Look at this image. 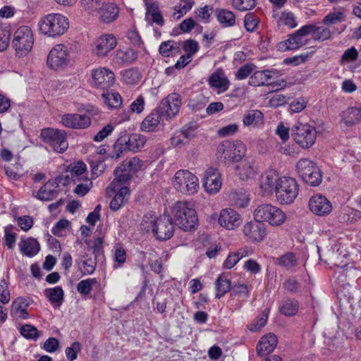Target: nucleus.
Returning <instances> with one entry per match:
<instances>
[{"label":"nucleus","instance_id":"nucleus-1","mask_svg":"<svg viewBox=\"0 0 361 361\" xmlns=\"http://www.w3.org/2000/svg\"><path fill=\"white\" fill-rule=\"evenodd\" d=\"M40 33L55 38L63 35L69 27V20L61 13H49L42 17L38 23Z\"/></svg>","mask_w":361,"mask_h":361},{"label":"nucleus","instance_id":"nucleus-2","mask_svg":"<svg viewBox=\"0 0 361 361\" xmlns=\"http://www.w3.org/2000/svg\"><path fill=\"white\" fill-rule=\"evenodd\" d=\"M246 152V146L241 141L224 140L218 145L216 157L220 163L229 166L243 158Z\"/></svg>","mask_w":361,"mask_h":361},{"label":"nucleus","instance_id":"nucleus-3","mask_svg":"<svg viewBox=\"0 0 361 361\" xmlns=\"http://www.w3.org/2000/svg\"><path fill=\"white\" fill-rule=\"evenodd\" d=\"M172 213L176 225L181 230L190 231L197 228L198 224L197 212L189 202H176L172 209Z\"/></svg>","mask_w":361,"mask_h":361},{"label":"nucleus","instance_id":"nucleus-4","mask_svg":"<svg viewBox=\"0 0 361 361\" xmlns=\"http://www.w3.org/2000/svg\"><path fill=\"white\" fill-rule=\"evenodd\" d=\"M253 217L262 224L266 222L276 227L283 225L287 219L286 213L281 208L270 203L259 204L253 212Z\"/></svg>","mask_w":361,"mask_h":361},{"label":"nucleus","instance_id":"nucleus-5","mask_svg":"<svg viewBox=\"0 0 361 361\" xmlns=\"http://www.w3.org/2000/svg\"><path fill=\"white\" fill-rule=\"evenodd\" d=\"M299 185L296 180L289 176H281L275 191L276 201L282 205H288L296 199Z\"/></svg>","mask_w":361,"mask_h":361},{"label":"nucleus","instance_id":"nucleus-6","mask_svg":"<svg viewBox=\"0 0 361 361\" xmlns=\"http://www.w3.org/2000/svg\"><path fill=\"white\" fill-rule=\"evenodd\" d=\"M316 32V26L314 25H306L301 27L298 30L289 35V37L277 44L279 51H286L296 50L306 44L307 37Z\"/></svg>","mask_w":361,"mask_h":361},{"label":"nucleus","instance_id":"nucleus-7","mask_svg":"<svg viewBox=\"0 0 361 361\" xmlns=\"http://www.w3.org/2000/svg\"><path fill=\"white\" fill-rule=\"evenodd\" d=\"M40 137L54 152H64L68 147L67 134L65 130L56 128H44L41 130Z\"/></svg>","mask_w":361,"mask_h":361},{"label":"nucleus","instance_id":"nucleus-8","mask_svg":"<svg viewBox=\"0 0 361 361\" xmlns=\"http://www.w3.org/2000/svg\"><path fill=\"white\" fill-rule=\"evenodd\" d=\"M172 184L178 190L188 195H194L199 190L197 177L188 170L178 171L172 180Z\"/></svg>","mask_w":361,"mask_h":361},{"label":"nucleus","instance_id":"nucleus-9","mask_svg":"<svg viewBox=\"0 0 361 361\" xmlns=\"http://www.w3.org/2000/svg\"><path fill=\"white\" fill-rule=\"evenodd\" d=\"M34 42L32 30L28 26H20L14 32L13 45L19 56L26 55Z\"/></svg>","mask_w":361,"mask_h":361},{"label":"nucleus","instance_id":"nucleus-10","mask_svg":"<svg viewBox=\"0 0 361 361\" xmlns=\"http://www.w3.org/2000/svg\"><path fill=\"white\" fill-rule=\"evenodd\" d=\"M280 75H281L280 71L274 68L257 71L250 75L248 84L253 87L273 85V87L277 86L281 89L286 86L284 80H281L280 82H271V80L277 78Z\"/></svg>","mask_w":361,"mask_h":361},{"label":"nucleus","instance_id":"nucleus-11","mask_svg":"<svg viewBox=\"0 0 361 361\" xmlns=\"http://www.w3.org/2000/svg\"><path fill=\"white\" fill-rule=\"evenodd\" d=\"M293 140L302 148H309L316 140V130L314 128L302 123L295 124L292 128Z\"/></svg>","mask_w":361,"mask_h":361},{"label":"nucleus","instance_id":"nucleus-12","mask_svg":"<svg viewBox=\"0 0 361 361\" xmlns=\"http://www.w3.org/2000/svg\"><path fill=\"white\" fill-rule=\"evenodd\" d=\"M70 61V54L68 48L62 44H56L49 51L47 59V66L53 70H58L66 66Z\"/></svg>","mask_w":361,"mask_h":361},{"label":"nucleus","instance_id":"nucleus-13","mask_svg":"<svg viewBox=\"0 0 361 361\" xmlns=\"http://www.w3.org/2000/svg\"><path fill=\"white\" fill-rule=\"evenodd\" d=\"M117 43V39L114 35H102L94 41L92 51L97 57L103 58L116 48Z\"/></svg>","mask_w":361,"mask_h":361},{"label":"nucleus","instance_id":"nucleus-14","mask_svg":"<svg viewBox=\"0 0 361 361\" xmlns=\"http://www.w3.org/2000/svg\"><path fill=\"white\" fill-rule=\"evenodd\" d=\"M202 185L209 195L219 192L222 186L221 174L219 169L214 167L208 168L204 173Z\"/></svg>","mask_w":361,"mask_h":361},{"label":"nucleus","instance_id":"nucleus-15","mask_svg":"<svg viewBox=\"0 0 361 361\" xmlns=\"http://www.w3.org/2000/svg\"><path fill=\"white\" fill-rule=\"evenodd\" d=\"M361 123V104L349 106L340 114V127L344 130H348L353 126Z\"/></svg>","mask_w":361,"mask_h":361},{"label":"nucleus","instance_id":"nucleus-16","mask_svg":"<svg viewBox=\"0 0 361 361\" xmlns=\"http://www.w3.org/2000/svg\"><path fill=\"white\" fill-rule=\"evenodd\" d=\"M234 171L239 179L247 180L256 176L257 167L252 158L245 156L235 164Z\"/></svg>","mask_w":361,"mask_h":361},{"label":"nucleus","instance_id":"nucleus-17","mask_svg":"<svg viewBox=\"0 0 361 361\" xmlns=\"http://www.w3.org/2000/svg\"><path fill=\"white\" fill-rule=\"evenodd\" d=\"M244 235L251 242H261L267 236V227L260 221L247 222L243 227Z\"/></svg>","mask_w":361,"mask_h":361},{"label":"nucleus","instance_id":"nucleus-18","mask_svg":"<svg viewBox=\"0 0 361 361\" xmlns=\"http://www.w3.org/2000/svg\"><path fill=\"white\" fill-rule=\"evenodd\" d=\"M92 78L94 85L101 90L110 88L115 82L114 72L109 68L103 67L92 70Z\"/></svg>","mask_w":361,"mask_h":361},{"label":"nucleus","instance_id":"nucleus-19","mask_svg":"<svg viewBox=\"0 0 361 361\" xmlns=\"http://www.w3.org/2000/svg\"><path fill=\"white\" fill-rule=\"evenodd\" d=\"M217 221L225 229L233 231L241 225L243 220L237 211L231 208H226L221 210Z\"/></svg>","mask_w":361,"mask_h":361},{"label":"nucleus","instance_id":"nucleus-20","mask_svg":"<svg viewBox=\"0 0 361 361\" xmlns=\"http://www.w3.org/2000/svg\"><path fill=\"white\" fill-rule=\"evenodd\" d=\"M180 105V96L178 94L173 93L161 100L157 109L161 114L165 113L167 117L173 118L179 112Z\"/></svg>","mask_w":361,"mask_h":361},{"label":"nucleus","instance_id":"nucleus-21","mask_svg":"<svg viewBox=\"0 0 361 361\" xmlns=\"http://www.w3.org/2000/svg\"><path fill=\"white\" fill-rule=\"evenodd\" d=\"M61 124L72 129H85L91 124V118L85 114H66L61 118Z\"/></svg>","mask_w":361,"mask_h":361},{"label":"nucleus","instance_id":"nucleus-22","mask_svg":"<svg viewBox=\"0 0 361 361\" xmlns=\"http://www.w3.org/2000/svg\"><path fill=\"white\" fill-rule=\"evenodd\" d=\"M298 173L302 180L312 186L316 185L315 164L307 159H302L296 164Z\"/></svg>","mask_w":361,"mask_h":361},{"label":"nucleus","instance_id":"nucleus-23","mask_svg":"<svg viewBox=\"0 0 361 361\" xmlns=\"http://www.w3.org/2000/svg\"><path fill=\"white\" fill-rule=\"evenodd\" d=\"M208 84L218 94L227 91L231 82L222 68H216L208 78Z\"/></svg>","mask_w":361,"mask_h":361},{"label":"nucleus","instance_id":"nucleus-24","mask_svg":"<svg viewBox=\"0 0 361 361\" xmlns=\"http://www.w3.org/2000/svg\"><path fill=\"white\" fill-rule=\"evenodd\" d=\"M174 232L172 219L169 216H161L157 222L154 234L158 240H166L170 239Z\"/></svg>","mask_w":361,"mask_h":361},{"label":"nucleus","instance_id":"nucleus-25","mask_svg":"<svg viewBox=\"0 0 361 361\" xmlns=\"http://www.w3.org/2000/svg\"><path fill=\"white\" fill-rule=\"evenodd\" d=\"M280 176L275 170L265 171L259 179V188L264 195H269L275 191L279 182Z\"/></svg>","mask_w":361,"mask_h":361},{"label":"nucleus","instance_id":"nucleus-26","mask_svg":"<svg viewBox=\"0 0 361 361\" xmlns=\"http://www.w3.org/2000/svg\"><path fill=\"white\" fill-rule=\"evenodd\" d=\"M18 246L20 253L27 257L35 256L40 250L39 242L32 237L21 238Z\"/></svg>","mask_w":361,"mask_h":361},{"label":"nucleus","instance_id":"nucleus-27","mask_svg":"<svg viewBox=\"0 0 361 361\" xmlns=\"http://www.w3.org/2000/svg\"><path fill=\"white\" fill-rule=\"evenodd\" d=\"M59 192V185L54 180L47 181L39 190L37 197L43 201H50L56 197Z\"/></svg>","mask_w":361,"mask_h":361},{"label":"nucleus","instance_id":"nucleus-28","mask_svg":"<svg viewBox=\"0 0 361 361\" xmlns=\"http://www.w3.org/2000/svg\"><path fill=\"white\" fill-rule=\"evenodd\" d=\"M119 13L117 5L112 2L104 3L99 10V18L103 23H109L114 21Z\"/></svg>","mask_w":361,"mask_h":361},{"label":"nucleus","instance_id":"nucleus-29","mask_svg":"<svg viewBox=\"0 0 361 361\" xmlns=\"http://www.w3.org/2000/svg\"><path fill=\"white\" fill-rule=\"evenodd\" d=\"M277 342V337L274 334L269 333L263 336L257 345V353L263 355L271 353L275 349Z\"/></svg>","mask_w":361,"mask_h":361},{"label":"nucleus","instance_id":"nucleus-30","mask_svg":"<svg viewBox=\"0 0 361 361\" xmlns=\"http://www.w3.org/2000/svg\"><path fill=\"white\" fill-rule=\"evenodd\" d=\"M146 6L145 20L150 24L153 23L164 25V18L159 11L158 5L152 0H145Z\"/></svg>","mask_w":361,"mask_h":361},{"label":"nucleus","instance_id":"nucleus-31","mask_svg":"<svg viewBox=\"0 0 361 361\" xmlns=\"http://www.w3.org/2000/svg\"><path fill=\"white\" fill-rule=\"evenodd\" d=\"M242 122L245 127L259 128L264 123V115L259 110L250 109L243 115Z\"/></svg>","mask_w":361,"mask_h":361},{"label":"nucleus","instance_id":"nucleus-32","mask_svg":"<svg viewBox=\"0 0 361 361\" xmlns=\"http://www.w3.org/2000/svg\"><path fill=\"white\" fill-rule=\"evenodd\" d=\"M28 298L18 297L11 304V312L18 318L26 319L29 317L27 309L30 305Z\"/></svg>","mask_w":361,"mask_h":361},{"label":"nucleus","instance_id":"nucleus-33","mask_svg":"<svg viewBox=\"0 0 361 361\" xmlns=\"http://www.w3.org/2000/svg\"><path fill=\"white\" fill-rule=\"evenodd\" d=\"M161 118V114L159 109L153 110L142 121L140 125V129L143 132H152L156 130Z\"/></svg>","mask_w":361,"mask_h":361},{"label":"nucleus","instance_id":"nucleus-34","mask_svg":"<svg viewBox=\"0 0 361 361\" xmlns=\"http://www.w3.org/2000/svg\"><path fill=\"white\" fill-rule=\"evenodd\" d=\"M44 295L54 308L59 307L64 300V292L61 286L47 288Z\"/></svg>","mask_w":361,"mask_h":361},{"label":"nucleus","instance_id":"nucleus-35","mask_svg":"<svg viewBox=\"0 0 361 361\" xmlns=\"http://www.w3.org/2000/svg\"><path fill=\"white\" fill-rule=\"evenodd\" d=\"M130 190L127 186H121L110 202L109 207L113 211L119 210L128 202Z\"/></svg>","mask_w":361,"mask_h":361},{"label":"nucleus","instance_id":"nucleus-36","mask_svg":"<svg viewBox=\"0 0 361 361\" xmlns=\"http://www.w3.org/2000/svg\"><path fill=\"white\" fill-rule=\"evenodd\" d=\"M215 16L223 27H230L235 25V15L231 11L218 8L215 10Z\"/></svg>","mask_w":361,"mask_h":361},{"label":"nucleus","instance_id":"nucleus-37","mask_svg":"<svg viewBox=\"0 0 361 361\" xmlns=\"http://www.w3.org/2000/svg\"><path fill=\"white\" fill-rule=\"evenodd\" d=\"M114 180L111 183L109 186V189L112 191H116L119 189L120 186L123 184L126 183L131 179L130 173L124 171L122 166L117 167L114 171Z\"/></svg>","mask_w":361,"mask_h":361},{"label":"nucleus","instance_id":"nucleus-38","mask_svg":"<svg viewBox=\"0 0 361 361\" xmlns=\"http://www.w3.org/2000/svg\"><path fill=\"white\" fill-rule=\"evenodd\" d=\"M146 141V137L138 133L131 134L128 140H124L128 149L134 152H138L143 148Z\"/></svg>","mask_w":361,"mask_h":361},{"label":"nucleus","instance_id":"nucleus-39","mask_svg":"<svg viewBox=\"0 0 361 361\" xmlns=\"http://www.w3.org/2000/svg\"><path fill=\"white\" fill-rule=\"evenodd\" d=\"M195 4L194 0H180L178 5L173 8L172 16L175 20H179L190 11Z\"/></svg>","mask_w":361,"mask_h":361},{"label":"nucleus","instance_id":"nucleus-40","mask_svg":"<svg viewBox=\"0 0 361 361\" xmlns=\"http://www.w3.org/2000/svg\"><path fill=\"white\" fill-rule=\"evenodd\" d=\"M357 58L358 51L354 47H352L344 51L340 63L342 66H347L349 69L353 71L355 69V67L353 66L352 64L357 59Z\"/></svg>","mask_w":361,"mask_h":361},{"label":"nucleus","instance_id":"nucleus-41","mask_svg":"<svg viewBox=\"0 0 361 361\" xmlns=\"http://www.w3.org/2000/svg\"><path fill=\"white\" fill-rule=\"evenodd\" d=\"M137 58V54L131 48L121 49L116 51L115 59L123 63H130Z\"/></svg>","mask_w":361,"mask_h":361},{"label":"nucleus","instance_id":"nucleus-42","mask_svg":"<svg viewBox=\"0 0 361 361\" xmlns=\"http://www.w3.org/2000/svg\"><path fill=\"white\" fill-rule=\"evenodd\" d=\"M102 97L105 104L110 109H116L121 106L122 98L118 92H104Z\"/></svg>","mask_w":361,"mask_h":361},{"label":"nucleus","instance_id":"nucleus-43","mask_svg":"<svg viewBox=\"0 0 361 361\" xmlns=\"http://www.w3.org/2000/svg\"><path fill=\"white\" fill-rule=\"evenodd\" d=\"M86 169L85 164L81 161H78L72 166L70 171V177L75 183L87 178L85 175Z\"/></svg>","mask_w":361,"mask_h":361},{"label":"nucleus","instance_id":"nucleus-44","mask_svg":"<svg viewBox=\"0 0 361 361\" xmlns=\"http://www.w3.org/2000/svg\"><path fill=\"white\" fill-rule=\"evenodd\" d=\"M360 218V212L350 207H345L338 216L339 221L342 223H353Z\"/></svg>","mask_w":361,"mask_h":361},{"label":"nucleus","instance_id":"nucleus-45","mask_svg":"<svg viewBox=\"0 0 361 361\" xmlns=\"http://www.w3.org/2000/svg\"><path fill=\"white\" fill-rule=\"evenodd\" d=\"M216 298H221L231 290V282L224 275H220L215 283Z\"/></svg>","mask_w":361,"mask_h":361},{"label":"nucleus","instance_id":"nucleus-46","mask_svg":"<svg viewBox=\"0 0 361 361\" xmlns=\"http://www.w3.org/2000/svg\"><path fill=\"white\" fill-rule=\"evenodd\" d=\"M179 50V44L173 40L162 42L159 49L160 54L165 57H168L173 53H178Z\"/></svg>","mask_w":361,"mask_h":361},{"label":"nucleus","instance_id":"nucleus-47","mask_svg":"<svg viewBox=\"0 0 361 361\" xmlns=\"http://www.w3.org/2000/svg\"><path fill=\"white\" fill-rule=\"evenodd\" d=\"M158 219L159 218L154 212H147L144 215L142 218L141 222L142 229L147 232L151 231L152 233H154V230H155Z\"/></svg>","mask_w":361,"mask_h":361},{"label":"nucleus","instance_id":"nucleus-48","mask_svg":"<svg viewBox=\"0 0 361 361\" xmlns=\"http://www.w3.org/2000/svg\"><path fill=\"white\" fill-rule=\"evenodd\" d=\"M78 265L82 276L90 275L94 273L97 262L94 258L84 257V259H82Z\"/></svg>","mask_w":361,"mask_h":361},{"label":"nucleus","instance_id":"nucleus-49","mask_svg":"<svg viewBox=\"0 0 361 361\" xmlns=\"http://www.w3.org/2000/svg\"><path fill=\"white\" fill-rule=\"evenodd\" d=\"M269 309H264L262 312L248 326L250 331L257 332L267 324Z\"/></svg>","mask_w":361,"mask_h":361},{"label":"nucleus","instance_id":"nucleus-50","mask_svg":"<svg viewBox=\"0 0 361 361\" xmlns=\"http://www.w3.org/2000/svg\"><path fill=\"white\" fill-rule=\"evenodd\" d=\"M332 211L331 202L324 196H317V216H326Z\"/></svg>","mask_w":361,"mask_h":361},{"label":"nucleus","instance_id":"nucleus-51","mask_svg":"<svg viewBox=\"0 0 361 361\" xmlns=\"http://www.w3.org/2000/svg\"><path fill=\"white\" fill-rule=\"evenodd\" d=\"M212 11L213 8L212 6L205 5L195 10V17L203 23H209L211 21Z\"/></svg>","mask_w":361,"mask_h":361},{"label":"nucleus","instance_id":"nucleus-52","mask_svg":"<svg viewBox=\"0 0 361 361\" xmlns=\"http://www.w3.org/2000/svg\"><path fill=\"white\" fill-rule=\"evenodd\" d=\"M114 264L113 265L114 269L121 267L126 261V250L121 245H116L114 250Z\"/></svg>","mask_w":361,"mask_h":361},{"label":"nucleus","instance_id":"nucleus-53","mask_svg":"<svg viewBox=\"0 0 361 361\" xmlns=\"http://www.w3.org/2000/svg\"><path fill=\"white\" fill-rule=\"evenodd\" d=\"M98 283L96 278H89L80 281L77 285L78 292L84 295H87L92 291L94 285Z\"/></svg>","mask_w":361,"mask_h":361},{"label":"nucleus","instance_id":"nucleus-54","mask_svg":"<svg viewBox=\"0 0 361 361\" xmlns=\"http://www.w3.org/2000/svg\"><path fill=\"white\" fill-rule=\"evenodd\" d=\"M121 75L123 81L130 85L136 84L141 78L140 72L135 68L124 70L122 71Z\"/></svg>","mask_w":361,"mask_h":361},{"label":"nucleus","instance_id":"nucleus-55","mask_svg":"<svg viewBox=\"0 0 361 361\" xmlns=\"http://www.w3.org/2000/svg\"><path fill=\"white\" fill-rule=\"evenodd\" d=\"M279 310L286 316H293L298 312V304L297 301L286 300L283 301Z\"/></svg>","mask_w":361,"mask_h":361},{"label":"nucleus","instance_id":"nucleus-56","mask_svg":"<svg viewBox=\"0 0 361 361\" xmlns=\"http://www.w3.org/2000/svg\"><path fill=\"white\" fill-rule=\"evenodd\" d=\"M142 161L138 157H133L129 160H126L123 162L122 166L124 171H128L129 173H135L141 169L142 167Z\"/></svg>","mask_w":361,"mask_h":361},{"label":"nucleus","instance_id":"nucleus-57","mask_svg":"<svg viewBox=\"0 0 361 361\" xmlns=\"http://www.w3.org/2000/svg\"><path fill=\"white\" fill-rule=\"evenodd\" d=\"M127 147L122 138L118 139L113 145V151L109 154V157L112 159H118L126 150Z\"/></svg>","mask_w":361,"mask_h":361},{"label":"nucleus","instance_id":"nucleus-58","mask_svg":"<svg viewBox=\"0 0 361 361\" xmlns=\"http://www.w3.org/2000/svg\"><path fill=\"white\" fill-rule=\"evenodd\" d=\"M259 19L254 13H247L244 18V27L247 32H254L259 24Z\"/></svg>","mask_w":361,"mask_h":361},{"label":"nucleus","instance_id":"nucleus-59","mask_svg":"<svg viewBox=\"0 0 361 361\" xmlns=\"http://www.w3.org/2000/svg\"><path fill=\"white\" fill-rule=\"evenodd\" d=\"M231 5L240 11H246L255 7L256 0H232Z\"/></svg>","mask_w":361,"mask_h":361},{"label":"nucleus","instance_id":"nucleus-60","mask_svg":"<svg viewBox=\"0 0 361 361\" xmlns=\"http://www.w3.org/2000/svg\"><path fill=\"white\" fill-rule=\"evenodd\" d=\"M82 7L89 13L97 12L104 2L102 0H80Z\"/></svg>","mask_w":361,"mask_h":361},{"label":"nucleus","instance_id":"nucleus-61","mask_svg":"<svg viewBox=\"0 0 361 361\" xmlns=\"http://www.w3.org/2000/svg\"><path fill=\"white\" fill-rule=\"evenodd\" d=\"M20 332L23 337L27 339L36 340L39 336V331L37 328L30 324L23 325Z\"/></svg>","mask_w":361,"mask_h":361},{"label":"nucleus","instance_id":"nucleus-62","mask_svg":"<svg viewBox=\"0 0 361 361\" xmlns=\"http://www.w3.org/2000/svg\"><path fill=\"white\" fill-rule=\"evenodd\" d=\"M255 68V65L252 63L245 64L244 66H241L235 73V78L239 80L245 79L251 74Z\"/></svg>","mask_w":361,"mask_h":361},{"label":"nucleus","instance_id":"nucleus-63","mask_svg":"<svg viewBox=\"0 0 361 361\" xmlns=\"http://www.w3.org/2000/svg\"><path fill=\"white\" fill-rule=\"evenodd\" d=\"M279 20L282 24L290 28H294L298 25L294 14L290 11H283Z\"/></svg>","mask_w":361,"mask_h":361},{"label":"nucleus","instance_id":"nucleus-64","mask_svg":"<svg viewBox=\"0 0 361 361\" xmlns=\"http://www.w3.org/2000/svg\"><path fill=\"white\" fill-rule=\"evenodd\" d=\"M81 351V345L79 342H73L71 346L65 350L66 358L69 361H73L77 359L78 353Z\"/></svg>","mask_w":361,"mask_h":361}]
</instances>
